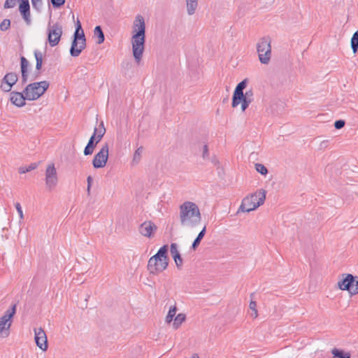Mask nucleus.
<instances>
[{"mask_svg": "<svg viewBox=\"0 0 358 358\" xmlns=\"http://www.w3.org/2000/svg\"><path fill=\"white\" fill-rule=\"evenodd\" d=\"M201 219L200 209L196 203L186 201L180 206L179 220L182 227L194 229L201 223Z\"/></svg>", "mask_w": 358, "mask_h": 358, "instance_id": "1", "label": "nucleus"}, {"mask_svg": "<svg viewBox=\"0 0 358 358\" xmlns=\"http://www.w3.org/2000/svg\"><path fill=\"white\" fill-rule=\"evenodd\" d=\"M249 84V79L245 78L240 82L233 92L231 107L235 108L240 106L241 112H245L254 100V93L252 89L244 92Z\"/></svg>", "mask_w": 358, "mask_h": 358, "instance_id": "2", "label": "nucleus"}, {"mask_svg": "<svg viewBox=\"0 0 358 358\" xmlns=\"http://www.w3.org/2000/svg\"><path fill=\"white\" fill-rule=\"evenodd\" d=\"M168 250V245H165L149 259L147 269L150 275H158L167 268L169 265Z\"/></svg>", "mask_w": 358, "mask_h": 358, "instance_id": "3", "label": "nucleus"}, {"mask_svg": "<svg viewBox=\"0 0 358 358\" xmlns=\"http://www.w3.org/2000/svg\"><path fill=\"white\" fill-rule=\"evenodd\" d=\"M266 191L260 188L255 192L248 194L241 201L238 213H250L257 210L264 203Z\"/></svg>", "mask_w": 358, "mask_h": 358, "instance_id": "4", "label": "nucleus"}, {"mask_svg": "<svg viewBox=\"0 0 358 358\" xmlns=\"http://www.w3.org/2000/svg\"><path fill=\"white\" fill-rule=\"evenodd\" d=\"M49 86L50 83L47 80L30 83L24 89L25 98L28 101L38 100L45 94Z\"/></svg>", "mask_w": 358, "mask_h": 358, "instance_id": "5", "label": "nucleus"}, {"mask_svg": "<svg viewBox=\"0 0 358 358\" xmlns=\"http://www.w3.org/2000/svg\"><path fill=\"white\" fill-rule=\"evenodd\" d=\"M16 313V306L7 309L3 315L0 316V338L6 339L10 334V328L13 324V319Z\"/></svg>", "mask_w": 358, "mask_h": 358, "instance_id": "6", "label": "nucleus"}, {"mask_svg": "<svg viewBox=\"0 0 358 358\" xmlns=\"http://www.w3.org/2000/svg\"><path fill=\"white\" fill-rule=\"evenodd\" d=\"M84 31L81 27L79 20L77 22L76 30L74 33L73 41L70 49L71 55L78 57L80 55L83 50L85 48L86 42Z\"/></svg>", "mask_w": 358, "mask_h": 358, "instance_id": "7", "label": "nucleus"}, {"mask_svg": "<svg viewBox=\"0 0 358 358\" xmlns=\"http://www.w3.org/2000/svg\"><path fill=\"white\" fill-rule=\"evenodd\" d=\"M271 41L268 37L261 38L257 43L256 48L259 62L268 64L271 58Z\"/></svg>", "mask_w": 358, "mask_h": 358, "instance_id": "8", "label": "nucleus"}, {"mask_svg": "<svg viewBox=\"0 0 358 358\" xmlns=\"http://www.w3.org/2000/svg\"><path fill=\"white\" fill-rule=\"evenodd\" d=\"M145 36H131L132 55L136 64H139L145 51Z\"/></svg>", "mask_w": 358, "mask_h": 358, "instance_id": "9", "label": "nucleus"}, {"mask_svg": "<svg viewBox=\"0 0 358 358\" xmlns=\"http://www.w3.org/2000/svg\"><path fill=\"white\" fill-rule=\"evenodd\" d=\"M59 183L57 170L53 163L47 165L45 171V185L47 189L51 191L56 188Z\"/></svg>", "mask_w": 358, "mask_h": 358, "instance_id": "10", "label": "nucleus"}, {"mask_svg": "<svg viewBox=\"0 0 358 358\" xmlns=\"http://www.w3.org/2000/svg\"><path fill=\"white\" fill-rule=\"evenodd\" d=\"M48 42L51 47L57 45L63 34V27L59 23L48 24L47 28Z\"/></svg>", "mask_w": 358, "mask_h": 358, "instance_id": "11", "label": "nucleus"}, {"mask_svg": "<svg viewBox=\"0 0 358 358\" xmlns=\"http://www.w3.org/2000/svg\"><path fill=\"white\" fill-rule=\"evenodd\" d=\"M109 156V145L107 143L102 145L100 150L94 155L92 165L94 169H101L106 166Z\"/></svg>", "mask_w": 358, "mask_h": 358, "instance_id": "12", "label": "nucleus"}, {"mask_svg": "<svg viewBox=\"0 0 358 358\" xmlns=\"http://www.w3.org/2000/svg\"><path fill=\"white\" fill-rule=\"evenodd\" d=\"M34 333V341L37 347L43 352L47 351L48 348V338L45 331L42 327H35L33 329Z\"/></svg>", "mask_w": 358, "mask_h": 358, "instance_id": "13", "label": "nucleus"}, {"mask_svg": "<svg viewBox=\"0 0 358 358\" xmlns=\"http://www.w3.org/2000/svg\"><path fill=\"white\" fill-rule=\"evenodd\" d=\"M131 36H145V22L144 17L138 14L132 23Z\"/></svg>", "mask_w": 358, "mask_h": 358, "instance_id": "14", "label": "nucleus"}, {"mask_svg": "<svg viewBox=\"0 0 358 358\" xmlns=\"http://www.w3.org/2000/svg\"><path fill=\"white\" fill-rule=\"evenodd\" d=\"M19 3V11L20 13L27 26L31 24V15L30 12V6L29 0H18Z\"/></svg>", "mask_w": 358, "mask_h": 358, "instance_id": "15", "label": "nucleus"}, {"mask_svg": "<svg viewBox=\"0 0 358 358\" xmlns=\"http://www.w3.org/2000/svg\"><path fill=\"white\" fill-rule=\"evenodd\" d=\"M17 76L14 73L6 74L1 81V90L5 92H10L13 86L17 83Z\"/></svg>", "mask_w": 358, "mask_h": 358, "instance_id": "16", "label": "nucleus"}, {"mask_svg": "<svg viewBox=\"0 0 358 358\" xmlns=\"http://www.w3.org/2000/svg\"><path fill=\"white\" fill-rule=\"evenodd\" d=\"M156 230V225L150 221L144 222L139 227V233L142 236L150 238L155 236Z\"/></svg>", "mask_w": 358, "mask_h": 358, "instance_id": "17", "label": "nucleus"}, {"mask_svg": "<svg viewBox=\"0 0 358 358\" xmlns=\"http://www.w3.org/2000/svg\"><path fill=\"white\" fill-rule=\"evenodd\" d=\"M27 98H25L24 91L21 92H12L10 94V102L17 107H22L25 105V101Z\"/></svg>", "mask_w": 358, "mask_h": 358, "instance_id": "18", "label": "nucleus"}, {"mask_svg": "<svg viewBox=\"0 0 358 358\" xmlns=\"http://www.w3.org/2000/svg\"><path fill=\"white\" fill-rule=\"evenodd\" d=\"M170 252L177 267L180 268L182 266L183 260L180 256L178 248V245L176 243H173L171 244Z\"/></svg>", "mask_w": 358, "mask_h": 358, "instance_id": "19", "label": "nucleus"}, {"mask_svg": "<svg viewBox=\"0 0 358 358\" xmlns=\"http://www.w3.org/2000/svg\"><path fill=\"white\" fill-rule=\"evenodd\" d=\"M332 358H351L352 353L350 350L334 347L331 350Z\"/></svg>", "mask_w": 358, "mask_h": 358, "instance_id": "20", "label": "nucleus"}, {"mask_svg": "<svg viewBox=\"0 0 358 358\" xmlns=\"http://www.w3.org/2000/svg\"><path fill=\"white\" fill-rule=\"evenodd\" d=\"M105 133L106 129L102 122L97 127L94 128V134L90 139L95 142V144H97L101 140Z\"/></svg>", "mask_w": 358, "mask_h": 358, "instance_id": "21", "label": "nucleus"}, {"mask_svg": "<svg viewBox=\"0 0 358 358\" xmlns=\"http://www.w3.org/2000/svg\"><path fill=\"white\" fill-rule=\"evenodd\" d=\"M186 321V315L185 313H178L173 322L171 323L173 329H178L180 326Z\"/></svg>", "mask_w": 358, "mask_h": 358, "instance_id": "22", "label": "nucleus"}, {"mask_svg": "<svg viewBox=\"0 0 358 358\" xmlns=\"http://www.w3.org/2000/svg\"><path fill=\"white\" fill-rule=\"evenodd\" d=\"M178 308L176 305H173L169 307V311L165 317V322L168 324H170L177 314Z\"/></svg>", "mask_w": 358, "mask_h": 358, "instance_id": "23", "label": "nucleus"}, {"mask_svg": "<svg viewBox=\"0 0 358 358\" xmlns=\"http://www.w3.org/2000/svg\"><path fill=\"white\" fill-rule=\"evenodd\" d=\"M199 0H186V9L189 15H192L195 13L198 8Z\"/></svg>", "mask_w": 358, "mask_h": 358, "instance_id": "24", "label": "nucleus"}, {"mask_svg": "<svg viewBox=\"0 0 358 358\" xmlns=\"http://www.w3.org/2000/svg\"><path fill=\"white\" fill-rule=\"evenodd\" d=\"M143 148L142 146L138 148L135 150V152H134L133 157H132V160H131V164L133 165H136L141 162L142 155H143Z\"/></svg>", "mask_w": 358, "mask_h": 358, "instance_id": "25", "label": "nucleus"}, {"mask_svg": "<svg viewBox=\"0 0 358 358\" xmlns=\"http://www.w3.org/2000/svg\"><path fill=\"white\" fill-rule=\"evenodd\" d=\"M94 37L96 38V43L101 44L104 41V34L100 26H96L94 29Z\"/></svg>", "mask_w": 358, "mask_h": 358, "instance_id": "26", "label": "nucleus"}, {"mask_svg": "<svg viewBox=\"0 0 358 358\" xmlns=\"http://www.w3.org/2000/svg\"><path fill=\"white\" fill-rule=\"evenodd\" d=\"M206 227L204 226L203 227L202 230L199 233L197 237L195 238V240L194 241V242L192 243V248L194 250H195L200 245L201 240L203 239V238L204 237V236L206 234Z\"/></svg>", "mask_w": 358, "mask_h": 358, "instance_id": "27", "label": "nucleus"}, {"mask_svg": "<svg viewBox=\"0 0 358 358\" xmlns=\"http://www.w3.org/2000/svg\"><path fill=\"white\" fill-rule=\"evenodd\" d=\"M97 144H95V142L92 141V140H89V142L84 150L85 155H92L94 152V150Z\"/></svg>", "mask_w": 358, "mask_h": 358, "instance_id": "28", "label": "nucleus"}, {"mask_svg": "<svg viewBox=\"0 0 358 358\" xmlns=\"http://www.w3.org/2000/svg\"><path fill=\"white\" fill-rule=\"evenodd\" d=\"M250 309V315L253 318L255 319L258 316V311L257 309V303L254 301H251L249 305Z\"/></svg>", "mask_w": 358, "mask_h": 358, "instance_id": "29", "label": "nucleus"}, {"mask_svg": "<svg viewBox=\"0 0 358 358\" xmlns=\"http://www.w3.org/2000/svg\"><path fill=\"white\" fill-rule=\"evenodd\" d=\"M350 43L353 52L356 53L358 50V31L352 35Z\"/></svg>", "mask_w": 358, "mask_h": 358, "instance_id": "30", "label": "nucleus"}, {"mask_svg": "<svg viewBox=\"0 0 358 358\" xmlns=\"http://www.w3.org/2000/svg\"><path fill=\"white\" fill-rule=\"evenodd\" d=\"M34 56L36 60V69L39 71L43 65V54L39 51H35Z\"/></svg>", "mask_w": 358, "mask_h": 358, "instance_id": "31", "label": "nucleus"}, {"mask_svg": "<svg viewBox=\"0 0 358 358\" xmlns=\"http://www.w3.org/2000/svg\"><path fill=\"white\" fill-rule=\"evenodd\" d=\"M255 170L262 176H266L268 173L267 168L262 164L257 163L255 165Z\"/></svg>", "mask_w": 358, "mask_h": 358, "instance_id": "32", "label": "nucleus"}, {"mask_svg": "<svg viewBox=\"0 0 358 358\" xmlns=\"http://www.w3.org/2000/svg\"><path fill=\"white\" fill-rule=\"evenodd\" d=\"M36 168V165L35 164H31L28 166H22L19 169L20 173H25L27 172L31 171Z\"/></svg>", "mask_w": 358, "mask_h": 358, "instance_id": "33", "label": "nucleus"}, {"mask_svg": "<svg viewBox=\"0 0 358 358\" xmlns=\"http://www.w3.org/2000/svg\"><path fill=\"white\" fill-rule=\"evenodd\" d=\"M10 26V21L8 19H4L0 24V29L1 31H6Z\"/></svg>", "mask_w": 358, "mask_h": 358, "instance_id": "34", "label": "nucleus"}, {"mask_svg": "<svg viewBox=\"0 0 358 358\" xmlns=\"http://www.w3.org/2000/svg\"><path fill=\"white\" fill-rule=\"evenodd\" d=\"M15 207L16 210L17 211L20 221L23 220H24V213H23V210H22L20 203L18 202L15 203Z\"/></svg>", "mask_w": 358, "mask_h": 358, "instance_id": "35", "label": "nucleus"}, {"mask_svg": "<svg viewBox=\"0 0 358 358\" xmlns=\"http://www.w3.org/2000/svg\"><path fill=\"white\" fill-rule=\"evenodd\" d=\"M16 5V0H6L4 3L5 8H11Z\"/></svg>", "mask_w": 358, "mask_h": 358, "instance_id": "36", "label": "nucleus"}, {"mask_svg": "<svg viewBox=\"0 0 358 358\" xmlns=\"http://www.w3.org/2000/svg\"><path fill=\"white\" fill-rule=\"evenodd\" d=\"M27 62L26 59L24 57H22V59H21V69H22V73L23 77H24L25 70L27 68Z\"/></svg>", "mask_w": 358, "mask_h": 358, "instance_id": "37", "label": "nucleus"}, {"mask_svg": "<svg viewBox=\"0 0 358 358\" xmlns=\"http://www.w3.org/2000/svg\"><path fill=\"white\" fill-rule=\"evenodd\" d=\"M345 126V121L344 120H337L334 122V127L337 129H340L343 128Z\"/></svg>", "mask_w": 358, "mask_h": 358, "instance_id": "38", "label": "nucleus"}, {"mask_svg": "<svg viewBox=\"0 0 358 358\" xmlns=\"http://www.w3.org/2000/svg\"><path fill=\"white\" fill-rule=\"evenodd\" d=\"M209 156L208 148L206 145L203 146L202 148V157L203 159L208 158Z\"/></svg>", "mask_w": 358, "mask_h": 358, "instance_id": "39", "label": "nucleus"}, {"mask_svg": "<svg viewBox=\"0 0 358 358\" xmlns=\"http://www.w3.org/2000/svg\"><path fill=\"white\" fill-rule=\"evenodd\" d=\"M31 3L35 9L39 10L41 6V0H31Z\"/></svg>", "mask_w": 358, "mask_h": 358, "instance_id": "40", "label": "nucleus"}, {"mask_svg": "<svg viewBox=\"0 0 358 358\" xmlns=\"http://www.w3.org/2000/svg\"><path fill=\"white\" fill-rule=\"evenodd\" d=\"M51 2L55 7H59L65 3V0H51Z\"/></svg>", "mask_w": 358, "mask_h": 358, "instance_id": "41", "label": "nucleus"}, {"mask_svg": "<svg viewBox=\"0 0 358 358\" xmlns=\"http://www.w3.org/2000/svg\"><path fill=\"white\" fill-rule=\"evenodd\" d=\"M91 180H92V178L90 176H89L87 178V182H88V187H87V189L88 191L90 190V183H91Z\"/></svg>", "mask_w": 358, "mask_h": 358, "instance_id": "42", "label": "nucleus"}, {"mask_svg": "<svg viewBox=\"0 0 358 358\" xmlns=\"http://www.w3.org/2000/svg\"><path fill=\"white\" fill-rule=\"evenodd\" d=\"M190 358H199V357L197 354H194L192 355Z\"/></svg>", "mask_w": 358, "mask_h": 358, "instance_id": "43", "label": "nucleus"}]
</instances>
